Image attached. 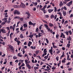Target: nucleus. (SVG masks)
<instances>
[{
    "instance_id": "f257e3e1",
    "label": "nucleus",
    "mask_w": 73,
    "mask_h": 73,
    "mask_svg": "<svg viewBox=\"0 0 73 73\" xmlns=\"http://www.w3.org/2000/svg\"><path fill=\"white\" fill-rule=\"evenodd\" d=\"M8 46H9V51L13 53V52H14V48H13V46L10 45H9Z\"/></svg>"
},
{
    "instance_id": "f03ea898",
    "label": "nucleus",
    "mask_w": 73,
    "mask_h": 73,
    "mask_svg": "<svg viewBox=\"0 0 73 73\" xmlns=\"http://www.w3.org/2000/svg\"><path fill=\"white\" fill-rule=\"evenodd\" d=\"M13 13L14 15H16V14H17V15H19L20 14V12L18 11L17 10H15L14 11Z\"/></svg>"
},
{
    "instance_id": "7ed1b4c3",
    "label": "nucleus",
    "mask_w": 73,
    "mask_h": 73,
    "mask_svg": "<svg viewBox=\"0 0 73 73\" xmlns=\"http://www.w3.org/2000/svg\"><path fill=\"white\" fill-rule=\"evenodd\" d=\"M20 7H21L23 8H25V5L24 3H21Z\"/></svg>"
},
{
    "instance_id": "20e7f679",
    "label": "nucleus",
    "mask_w": 73,
    "mask_h": 73,
    "mask_svg": "<svg viewBox=\"0 0 73 73\" xmlns=\"http://www.w3.org/2000/svg\"><path fill=\"white\" fill-rule=\"evenodd\" d=\"M26 66L29 69H31V66L29 65V64H26Z\"/></svg>"
},
{
    "instance_id": "39448f33",
    "label": "nucleus",
    "mask_w": 73,
    "mask_h": 73,
    "mask_svg": "<svg viewBox=\"0 0 73 73\" xmlns=\"http://www.w3.org/2000/svg\"><path fill=\"white\" fill-rule=\"evenodd\" d=\"M44 26L46 28V29L48 30H50V28H48V26L47 25V24H44Z\"/></svg>"
},
{
    "instance_id": "423d86ee",
    "label": "nucleus",
    "mask_w": 73,
    "mask_h": 73,
    "mask_svg": "<svg viewBox=\"0 0 73 73\" xmlns=\"http://www.w3.org/2000/svg\"><path fill=\"white\" fill-rule=\"evenodd\" d=\"M46 50V48H45L44 50V53L45 55H46V54H47L46 52H47V51Z\"/></svg>"
},
{
    "instance_id": "0eeeda50",
    "label": "nucleus",
    "mask_w": 73,
    "mask_h": 73,
    "mask_svg": "<svg viewBox=\"0 0 73 73\" xmlns=\"http://www.w3.org/2000/svg\"><path fill=\"white\" fill-rule=\"evenodd\" d=\"M63 16H65L66 15V11H63Z\"/></svg>"
},
{
    "instance_id": "6e6552de",
    "label": "nucleus",
    "mask_w": 73,
    "mask_h": 73,
    "mask_svg": "<svg viewBox=\"0 0 73 73\" xmlns=\"http://www.w3.org/2000/svg\"><path fill=\"white\" fill-rule=\"evenodd\" d=\"M1 31L3 33H6V32H5V30L4 29H1Z\"/></svg>"
},
{
    "instance_id": "1a4fd4ad",
    "label": "nucleus",
    "mask_w": 73,
    "mask_h": 73,
    "mask_svg": "<svg viewBox=\"0 0 73 73\" xmlns=\"http://www.w3.org/2000/svg\"><path fill=\"white\" fill-rule=\"evenodd\" d=\"M24 28H27L28 27V25L26 24H24L23 25Z\"/></svg>"
},
{
    "instance_id": "9d476101",
    "label": "nucleus",
    "mask_w": 73,
    "mask_h": 73,
    "mask_svg": "<svg viewBox=\"0 0 73 73\" xmlns=\"http://www.w3.org/2000/svg\"><path fill=\"white\" fill-rule=\"evenodd\" d=\"M26 14H27L28 16H31V14H30V13H29V12H26Z\"/></svg>"
},
{
    "instance_id": "9b49d317",
    "label": "nucleus",
    "mask_w": 73,
    "mask_h": 73,
    "mask_svg": "<svg viewBox=\"0 0 73 73\" xmlns=\"http://www.w3.org/2000/svg\"><path fill=\"white\" fill-rule=\"evenodd\" d=\"M32 43L31 41H29V43L28 44V46H31V45H32Z\"/></svg>"
},
{
    "instance_id": "f8f14e48",
    "label": "nucleus",
    "mask_w": 73,
    "mask_h": 73,
    "mask_svg": "<svg viewBox=\"0 0 73 73\" xmlns=\"http://www.w3.org/2000/svg\"><path fill=\"white\" fill-rule=\"evenodd\" d=\"M53 11V9H49L48 10V11L49 12V13H51L52 11Z\"/></svg>"
},
{
    "instance_id": "ddd939ff",
    "label": "nucleus",
    "mask_w": 73,
    "mask_h": 73,
    "mask_svg": "<svg viewBox=\"0 0 73 73\" xmlns=\"http://www.w3.org/2000/svg\"><path fill=\"white\" fill-rule=\"evenodd\" d=\"M19 20H20L21 21H23V20H24V18H23V17L21 18L19 17Z\"/></svg>"
},
{
    "instance_id": "4468645a",
    "label": "nucleus",
    "mask_w": 73,
    "mask_h": 73,
    "mask_svg": "<svg viewBox=\"0 0 73 73\" xmlns=\"http://www.w3.org/2000/svg\"><path fill=\"white\" fill-rule=\"evenodd\" d=\"M7 19H8L7 18H4L3 20L4 21H5V22H7Z\"/></svg>"
},
{
    "instance_id": "2eb2a0df",
    "label": "nucleus",
    "mask_w": 73,
    "mask_h": 73,
    "mask_svg": "<svg viewBox=\"0 0 73 73\" xmlns=\"http://www.w3.org/2000/svg\"><path fill=\"white\" fill-rule=\"evenodd\" d=\"M59 5L60 7H61V6H62L63 5V4L62 3V1H60V3L59 4Z\"/></svg>"
},
{
    "instance_id": "dca6fc26",
    "label": "nucleus",
    "mask_w": 73,
    "mask_h": 73,
    "mask_svg": "<svg viewBox=\"0 0 73 73\" xmlns=\"http://www.w3.org/2000/svg\"><path fill=\"white\" fill-rule=\"evenodd\" d=\"M33 24V23H32L31 22H29V25H32Z\"/></svg>"
},
{
    "instance_id": "f3484780",
    "label": "nucleus",
    "mask_w": 73,
    "mask_h": 73,
    "mask_svg": "<svg viewBox=\"0 0 73 73\" xmlns=\"http://www.w3.org/2000/svg\"><path fill=\"white\" fill-rule=\"evenodd\" d=\"M49 25L50 26V27H53V24L50 23H49Z\"/></svg>"
},
{
    "instance_id": "a211bd4d",
    "label": "nucleus",
    "mask_w": 73,
    "mask_h": 73,
    "mask_svg": "<svg viewBox=\"0 0 73 73\" xmlns=\"http://www.w3.org/2000/svg\"><path fill=\"white\" fill-rule=\"evenodd\" d=\"M15 27H16V24H15L13 25V31H15Z\"/></svg>"
},
{
    "instance_id": "6ab92c4d",
    "label": "nucleus",
    "mask_w": 73,
    "mask_h": 73,
    "mask_svg": "<svg viewBox=\"0 0 73 73\" xmlns=\"http://www.w3.org/2000/svg\"><path fill=\"white\" fill-rule=\"evenodd\" d=\"M23 35L22 34H21L20 37H21V38H24V36H23Z\"/></svg>"
},
{
    "instance_id": "aec40b11",
    "label": "nucleus",
    "mask_w": 73,
    "mask_h": 73,
    "mask_svg": "<svg viewBox=\"0 0 73 73\" xmlns=\"http://www.w3.org/2000/svg\"><path fill=\"white\" fill-rule=\"evenodd\" d=\"M73 3L72 1H71L70 2H69V5L70 6L72 4V3Z\"/></svg>"
},
{
    "instance_id": "412c9836",
    "label": "nucleus",
    "mask_w": 73,
    "mask_h": 73,
    "mask_svg": "<svg viewBox=\"0 0 73 73\" xmlns=\"http://www.w3.org/2000/svg\"><path fill=\"white\" fill-rule=\"evenodd\" d=\"M16 42H17V45H20V43H21L20 41L18 40H17Z\"/></svg>"
},
{
    "instance_id": "4be33fe9",
    "label": "nucleus",
    "mask_w": 73,
    "mask_h": 73,
    "mask_svg": "<svg viewBox=\"0 0 73 73\" xmlns=\"http://www.w3.org/2000/svg\"><path fill=\"white\" fill-rule=\"evenodd\" d=\"M54 15H53V14L51 15V16L50 18L52 19L53 18H54Z\"/></svg>"
},
{
    "instance_id": "5701e85b",
    "label": "nucleus",
    "mask_w": 73,
    "mask_h": 73,
    "mask_svg": "<svg viewBox=\"0 0 73 73\" xmlns=\"http://www.w3.org/2000/svg\"><path fill=\"white\" fill-rule=\"evenodd\" d=\"M68 32L69 33L70 35H72V32L70 31H69Z\"/></svg>"
},
{
    "instance_id": "b1692460",
    "label": "nucleus",
    "mask_w": 73,
    "mask_h": 73,
    "mask_svg": "<svg viewBox=\"0 0 73 73\" xmlns=\"http://www.w3.org/2000/svg\"><path fill=\"white\" fill-rule=\"evenodd\" d=\"M13 35V33H11L10 35V38H12V35Z\"/></svg>"
},
{
    "instance_id": "393cba45",
    "label": "nucleus",
    "mask_w": 73,
    "mask_h": 73,
    "mask_svg": "<svg viewBox=\"0 0 73 73\" xmlns=\"http://www.w3.org/2000/svg\"><path fill=\"white\" fill-rule=\"evenodd\" d=\"M25 61L26 64V65L27 64H28V60H27L26 59V60H25Z\"/></svg>"
},
{
    "instance_id": "a878e982",
    "label": "nucleus",
    "mask_w": 73,
    "mask_h": 73,
    "mask_svg": "<svg viewBox=\"0 0 73 73\" xmlns=\"http://www.w3.org/2000/svg\"><path fill=\"white\" fill-rule=\"evenodd\" d=\"M42 25H41L39 27V28L40 30H41V29L42 28Z\"/></svg>"
},
{
    "instance_id": "bb28decb",
    "label": "nucleus",
    "mask_w": 73,
    "mask_h": 73,
    "mask_svg": "<svg viewBox=\"0 0 73 73\" xmlns=\"http://www.w3.org/2000/svg\"><path fill=\"white\" fill-rule=\"evenodd\" d=\"M13 59L15 60L16 59H17V57H16V56H15L13 57Z\"/></svg>"
},
{
    "instance_id": "cd10ccee",
    "label": "nucleus",
    "mask_w": 73,
    "mask_h": 73,
    "mask_svg": "<svg viewBox=\"0 0 73 73\" xmlns=\"http://www.w3.org/2000/svg\"><path fill=\"white\" fill-rule=\"evenodd\" d=\"M34 69L35 70H36V69H38V67H34Z\"/></svg>"
},
{
    "instance_id": "c85d7f7f",
    "label": "nucleus",
    "mask_w": 73,
    "mask_h": 73,
    "mask_svg": "<svg viewBox=\"0 0 73 73\" xmlns=\"http://www.w3.org/2000/svg\"><path fill=\"white\" fill-rule=\"evenodd\" d=\"M20 17H17V16H16L14 18V19H19Z\"/></svg>"
},
{
    "instance_id": "c756f323",
    "label": "nucleus",
    "mask_w": 73,
    "mask_h": 73,
    "mask_svg": "<svg viewBox=\"0 0 73 73\" xmlns=\"http://www.w3.org/2000/svg\"><path fill=\"white\" fill-rule=\"evenodd\" d=\"M54 12H57V8L56 7H54Z\"/></svg>"
},
{
    "instance_id": "7c9ffc66",
    "label": "nucleus",
    "mask_w": 73,
    "mask_h": 73,
    "mask_svg": "<svg viewBox=\"0 0 73 73\" xmlns=\"http://www.w3.org/2000/svg\"><path fill=\"white\" fill-rule=\"evenodd\" d=\"M46 68L47 69H48V70H50V68H49V67L48 66H47Z\"/></svg>"
},
{
    "instance_id": "2f4dec72",
    "label": "nucleus",
    "mask_w": 73,
    "mask_h": 73,
    "mask_svg": "<svg viewBox=\"0 0 73 73\" xmlns=\"http://www.w3.org/2000/svg\"><path fill=\"white\" fill-rule=\"evenodd\" d=\"M52 52H53V49H51L49 50V52L50 53Z\"/></svg>"
},
{
    "instance_id": "473e14b6",
    "label": "nucleus",
    "mask_w": 73,
    "mask_h": 73,
    "mask_svg": "<svg viewBox=\"0 0 73 73\" xmlns=\"http://www.w3.org/2000/svg\"><path fill=\"white\" fill-rule=\"evenodd\" d=\"M70 46V44L68 43L67 44V46L68 48H69Z\"/></svg>"
},
{
    "instance_id": "72a5a7b5",
    "label": "nucleus",
    "mask_w": 73,
    "mask_h": 73,
    "mask_svg": "<svg viewBox=\"0 0 73 73\" xmlns=\"http://www.w3.org/2000/svg\"><path fill=\"white\" fill-rule=\"evenodd\" d=\"M68 32V31H66L65 32V33L66 34V35H69V33Z\"/></svg>"
},
{
    "instance_id": "f704fd0d",
    "label": "nucleus",
    "mask_w": 73,
    "mask_h": 73,
    "mask_svg": "<svg viewBox=\"0 0 73 73\" xmlns=\"http://www.w3.org/2000/svg\"><path fill=\"white\" fill-rule=\"evenodd\" d=\"M38 52H39V50H37L36 51V52H35L36 54H37L38 53Z\"/></svg>"
},
{
    "instance_id": "c9c22d12",
    "label": "nucleus",
    "mask_w": 73,
    "mask_h": 73,
    "mask_svg": "<svg viewBox=\"0 0 73 73\" xmlns=\"http://www.w3.org/2000/svg\"><path fill=\"white\" fill-rule=\"evenodd\" d=\"M48 58V56H45L44 57V58H45V60H46Z\"/></svg>"
},
{
    "instance_id": "e433bc0d",
    "label": "nucleus",
    "mask_w": 73,
    "mask_h": 73,
    "mask_svg": "<svg viewBox=\"0 0 73 73\" xmlns=\"http://www.w3.org/2000/svg\"><path fill=\"white\" fill-rule=\"evenodd\" d=\"M42 35H41V34H38V37L40 38V37H41Z\"/></svg>"
},
{
    "instance_id": "4c0bfd02",
    "label": "nucleus",
    "mask_w": 73,
    "mask_h": 73,
    "mask_svg": "<svg viewBox=\"0 0 73 73\" xmlns=\"http://www.w3.org/2000/svg\"><path fill=\"white\" fill-rule=\"evenodd\" d=\"M46 40L47 43V44H48V43H49V41L48 40V39H47V38H46Z\"/></svg>"
},
{
    "instance_id": "58836bf2",
    "label": "nucleus",
    "mask_w": 73,
    "mask_h": 73,
    "mask_svg": "<svg viewBox=\"0 0 73 73\" xmlns=\"http://www.w3.org/2000/svg\"><path fill=\"white\" fill-rule=\"evenodd\" d=\"M38 31V28H37L36 29V32H37Z\"/></svg>"
},
{
    "instance_id": "ea45409f",
    "label": "nucleus",
    "mask_w": 73,
    "mask_h": 73,
    "mask_svg": "<svg viewBox=\"0 0 73 73\" xmlns=\"http://www.w3.org/2000/svg\"><path fill=\"white\" fill-rule=\"evenodd\" d=\"M52 70L56 69V67H52Z\"/></svg>"
},
{
    "instance_id": "a19ab883",
    "label": "nucleus",
    "mask_w": 73,
    "mask_h": 73,
    "mask_svg": "<svg viewBox=\"0 0 73 73\" xmlns=\"http://www.w3.org/2000/svg\"><path fill=\"white\" fill-rule=\"evenodd\" d=\"M66 3H67L65 1L63 2V4H66Z\"/></svg>"
},
{
    "instance_id": "79ce46f5",
    "label": "nucleus",
    "mask_w": 73,
    "mask_h": 73,
    "mask_svg": "<svg viewBox=\"0 0 73 73\" xmlns=\"http://www.w3.org/2000/svg\"><path fill=\"white\" fill-rule=\"evenodd\" d=\"M62 24H64V19H63L62 20Z\"/></svg>"
},
{
    "instance_id": "37998d69",
    "label": "nucleus",
    "mask_w": 73,
    "mask_h": 73,
    "mask_svg": "<svg viewBox=\"0 0 73 73\" xmlns=\"http://www.w3.org/2000/svg\"><path fill=\"white\" fill-rule=\"evenodd\" d=\"M46 7H47L46 5H44V7L43 8L44 9H45V8H46Z\"/></svg>"
},
{
    "instance_id": "c03bdc74",
    "label": "nucleus",
    "mask_w": 73,
    "mask_h": 73,
    "mask_svg": "<svg viewBox=\"0 0 73 73\" xmlns=\"http://www.w3.org/2000/svg\"><path fill=\"white\" fill-rule=\"evenodd\" d=\"M6 22H5V21L4 22H3L2 23V24H3V25H4V24H5V23H6Z\"/></svg>"
},
{
    "instance_id": "a18cd8bd",
    "label": "nucleus",
    "mask_w": 73,
    "mask_h": 73,
    "mask_svg": "<svg viewBox=\"0 0 73 73\" xmlns=\"http://www.w3.org/2000/svg\"><path fill=\"white\" fill-rule=\"evenodd\" d=\"M24 65H25V64H24V63H23L22 64L21 66L22 67V66H24Z\"/></svg>"
},
{
    "instance_id": "49530a36",
    "label": "nucleus",
    "mask_w": 73,
    "mask_h": 73,
    "mask_svg": "<svg viewBox=\"0 0 73 73\" xmlns=\"http://www.w3.org/2000/svg\"><path fill=\"white\" fill-rule=\"evenodd\" d=\"M34 5H37V2H36L34 3Z\"/></svg>"
},
{
    "instance_id": "de8ad7c7",
    "label": "nucleus",
    "mask_w": 73,
    "mask_h": 73,
    "mask_svg": "<svg viewBox=\"0 0 73 73\" xmlns=\"http://www.w3.org/2000/svg\"><path fill=\"white\" fill-rule=\"evenodd\" d=\"M10 29H13V27H12V26H10Z\"/></svg>"
},
{
    "instance_id": "09e8293b",
    "label": "nucleus",
    "mask_w": 73,
    "mask_h": 73,
    "mask_svg": "<svg viewBox=\"0 0 73 73\" xmlns=\"http://www.w3.org/2000/svg\"><path fill=\"white\" fill-rule=\"evenodd\" d=\"M66 5H67V6H68V7H70V5H69V3H67L66 4Z\"/></svg>"
},
{
    "instance_id": "8fccbe9b",
    "label": "nucleus",
    "mask_w": 73,
    "mask_h": 73,
    "mask_svg": "<svg viewBox=\"0 0 73 73\" xmlns=\"http://www.w3.org/2000/svg\"><path fill=\"white\" fill-rule=\"evenodd\" d=\"M68 40H69L70 41H71V40H72L71 39V38H70V36L69 37V39H68Z\"/></svg>"
},
{
    "instance_id": "3c124183",
    "label": "nucleus",
    "mask_w": 73,
    "mask_h": 73,
    "mask_svg": "<svg viewBox=\"0 0 73 73\" xmlns=\"http://www.w3.org/2000/svg\"><path fill=\"white\" fill-rule=\"evenodd\" d=\"M23 26H22V27L20 28L21 31V30H23Z\"/></svg>"
},
{
    "instance_id": "603ef678",
    "label": "nucleus",
    "mask_w": 73,
    "mask_h": 73,
    "mask_svg": "<svg viewBox=\"0 0 73 73\" xmlns=\"http://www.w3.org/2000/svg\"><path fill=\"white\" fill-rule=\"evenodd\" d=\"M29 37H30L31 38H32V37H33V36H32L31 35H30L29 36Z\"/></svg>"
},
{
    "instance_id": "864d4df0",
    "label": "nucleus",
    "mask_w": 73,
    "mask_h": 73,
    "mask_svg": "<svg viewBox=\"0 0 73 73\" xmlns=\"http://www.w3.org/2000/svg\"><path fill=\"white\" fill-rule=\"evenodd\" d=\"M64 9H65V10H66V11L67 10L66 7L65 6L64 7Z\"/></svg>"
},
{
    "instance_id": "5fc2aeb1",
    "label": "nucleus",
    "mask_w": 73,
    "mask_h": 73,
    "mask_svg": "<svg viewBox=\"0 0 73 73\" xmlns=\"http://www.w3.org/2000/svg\"><path fill=\"white\" fill-rule=\"evenodd\" d=\"M43 11L44 13H45V12H46V11L44 9L43 10Z\"/></svg>"
},
{
    "instance_id": "6e6d98bb",
    "label": "nucleus",
    "mask_w": 73,
    "mask_h": 73,
    "mask_svg": "<svg viewBox=\"0 0 73 73\" xmlns=\"http://www.w3.org/2000/svg\"><path fill=\"white\" fill-rule=\"evenodd\" d=\"M58 57H57L56 58V59L57 61H58Z\"/></svg>"
},
{
    "instance_id": "4d7b16f0",
    "label": "nucleus",
    "mask_w": 73,
    "mask_h": 73,
    "mask_svg": "<svg viewBox=\"0 0 73 73\" xmlns=\"http://www.w3.org/2000/svg\"><path fill=\"white\" fill-rule=\"evenodd\" d=\"M56 18H57V15H56L54 17V19H56Z\"/></svg>"
},
{
    "instance_id": "13d9d810",
    "label": "nucleus",
    "mask_w": 73,
    "mask_h": 73,
    "mask_svg": "<svg viewBox=\"0 0 73 73\" xmlns=\"http://www.w3.org/2000/svg\"><path fill=\"white\" fill-rule=\"evenodd\" d=\"M70 65V62H68L66 64V65Z\"/></svg>"
},
{
    "instance_id": "bf43d9fd",
    "label": "nucleus",
    "mask_w": 73,
    "mask_h": 73,
    "mask_svg": "<svg viewBox=\"0 0 73 73\" xmlns=\"http://www.w3.org/2000/svg\"><path fill=\"white\" fill-rule=\"evenodd\" d=\"M22 52H23V54H24V53H25V50H23Z\"/></svg>"
},
{
    "instance_id": "052dcab7",
    "label": "nucleus",
    "mask_w": 73,
    "mask_h": 73,
    "mask_svg": "<svg viewBox=\"0 0 73 73\" xmlns=\"http://www.w3.org/2000/svg\"><path fill=\"white\" fill-rule=\"evenodd\" d=\"M65 60H62V63H65Z\"/></svg>"
},
{
    "instance_id": "680f3d73",
    "label": "nucleus",
    "mask_w": 73,
    "mask_h": 73,
    "mask_svg": "<svg viewBox=\"0 0 73 73\" xmlns=\"http://www.w3.org/2000/svg\"><path fill=\"white\" fill-rule=\"evenodd\" d=\"M31 49H34V47H33V46H31Z\"/></svg>"
},
{
    "instance_id": "e2e57ef3",
    "label": "nucleus",
    "mask_w": 73,
    "mask_h": 73,
    "mask_svg": "<svg viewBox=\"0 0 73 73\" xmlns=\"http://www.w3.org/2000/svg\"><path fill=\"white\" fill-rule=\"evenodd\" d=\"M10 65H12V62H10Z\"/></svg>"
},
{
    "instance_id": "0e129e2a",
    "label": "nucleus",
    "mask_w": 73,
    "mask_h": 73,
    "mask_svg": "<svg viewBox=\"0 0 73 73\" xmlns=\"http://www.w3.org/2000/svg\"><path fill=\"white\" fill-rule=\"evenodd\" d=\"M15 62H17H17H19V60H16L15 61Z\"/></svg>"
},
{
    "instance_id": "69168bd1",
    "label": "nucleus",
    "mask_w": 73,
    "mask_h": 73,
    "mask_svg": "<svg viewBox=\"0 0 73 73\" xmlns=\"http://www.w3.org/2000/svg\"><path fill=\"white\" fill-rule=\"evenodd\" d=\"M73 15L72 14H71L70 16V17H73Z\"/></svg>"
},
{
    "instance_id": "338daca9",
    "label": "nucleus",
    "mask_w": 73,
    "mask_h": 73,
    "mask_svg": "<svg viewBox=\"0 0 73 73\" xmlns=\"http://www.w3.org/2000/svg\"><path fill=\"white\" fill-rule=\"evenodd\" d=\"M6 29H7V30H9V27H7Z\"/></svg>"
},
{
    "instance_id": "774afa93",
    "label": "nucleus",
    "mask_w": 73,
    "mask_h": 73,
    "mask_svg": "<svg viewBox=\"0 0 73 73\" xmlns=\"http://www.w3.org/2000/svg\"><path fill=\"white\" fill-rule=\"evenodd\" d=\"M64 24H66L67 23H68V21H65L64 23Z\"/></svg>"
}]
</instances>
